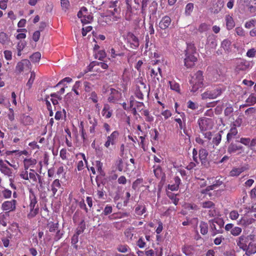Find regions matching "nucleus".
Returning a JSON list of instances; mask_svg holds the SVG:
<instances>
[{"label": "nucleus", "instance_id": "1", "mask_svg": "<svg viewBox=\"0 0 256 256\" xmlns=\"http://www.w3.org/2000/svg\"><path fill=\"white\" fill-rule=\"evenodd\" d=\"M204 80L202 72L201 70H198L193 76H192L190 80V83L192 86L191 92H196L200 88L204 86Z\"/></svg>", "mask_w": 256, "mask_h": 256}, {"label": "nucleus", "instance_id": "2", "mask_svg": "<svg viewBox=\"0 0 256 256\" xmlns=\"http://www.w3.org/2000/svg\"><path fill=\"white\" fill-rule=\"evenodd\" d=\"M184 65L187 68H190L194 64L197 58L194 55L196 53V48L194 44H189L185 50Z\"/></svg>", "mask_w": 256, "mask_h": 256}, {"label": "nucleus", "instance_id": "3", "mask_svg": "<svg viewBox=\"0 0 256 256\" xmlns=\"http://www.w3.org/2000/svg\"><path fill=\"white\" fill-rule=\"evenodd\" d=\"M30 193L29 198L30 202L29 208L30 212L28 215V217L31 218L34 217L38 213L39 208L35 194L32 190H30Z\"/></svg>", "mask_w": 256, "mask_h": 256}, {"label": "nucleus", "instance_id": "4", "mask_svg": "<svg viewBox=\"0 0 256 256\" xmlns=\"http://www.w3.org/2000/svg\"><path fill=\"white\" fill-rule=\"evenodd\" d=\"M222 91L220 88H218L213 90H208L202 94V100L216 98L221 94Z\"/></svg>", "mask_w": 256, "mask_h": 256}, {"label": "nucleus", "instance_id": "5", "mask_svg": "<svg viewBox=\"0 0 256 256\" xmlns=\"http://www.w3.org/2000/svg\"><path fill=\"white\" fill-rule=\"evenodd\" d=\"M31 69V64L28 60L24 59L18 62L16 67V71L18 74L22 72L24 70H30Z\"/></svg>", "mask_w": 256, "mask_h": 256}, {"label": "nucleus", "instance_id": "6", "mask_svg": "<svg viewBox=\"0 0 256 256\" xmlns=\"http://www.w3.org/2000/svg\"><path fill=\"white\" fill-rule=\"evenodd\" d=\"M201 132L206 131L212 128L211 120L206 118H202L198 122Z\"/></svg>", "mask_w": 256, "mask_h": 256}, {"label": "nucleus", "instance_id": "7", "mask_svg": "<svg viewBox=\"0 0 256 256\" xmlns=\"http://www.w3.org/2000/svg\"><path fill=\"white\" fill-rule=\"evenodd\" d=\"M208 152L206 149L201 148L199 150V158L202 164L208 168L209 166V162L207 159Z\"/></svg>", "mask_w": 256, "mask_h": 256}, {"label": "nucleus", "instance_id": "8", "mask_svg": "<svg viewBox=\"0 0 256 256\" xmlns=\"http://www.w3.org/2000/svg\"><path fill=\"white\" fill-rule=\"evenodd\" d=\"M128 42H130L131 48L136 49L139 46V40L138 38L132 33L128 32L127 35Z\"/></svg>", "mask_w": 256, "mask_h": 256}, {"label": "nucleus", "instance_id": "9", "mask_svg": "<svg viewBox=\"0 0 256 256\" xmlns=\"http://www.w3.org/2000/svg\"><path fill=\"white\" fill-rule=\"evenodd\" d=\"M16 201L15 200L4 202L2 204V209L4 210H8V212L14 211L16 210Z\"/></svg>", "mask_w": 256, "mask_h": 256}, {"label": "nucleus", "instance_id": "10", "mask_svg": "<svg viewBox=\"0 0 256 256\" xmlns=\"http://www.w3.org/2000/svg\"><path fill=\"white\" fill-rule=\"evenodd\" d=\"M224 6L223 0H214L212 6L211 8V12L214 14L219 12Z\"/></svg>", "mask_w": 256, "mask_h": 256}, {"label": "nucleus", "instance_id": "11", "mask_svg": "<svg viewBox=\"0 0 256 256\" xmlns=\"http://www.w3.org/2000/svg\"><path fill=\"white\" fill-rule=\"evenodd\" d=\"M240 2L246 6L250 12L256 10V0H240Z\"/></svg>", "mask_w": 256, "mask_h": 256}, {"label": "nucleus", "instance_id": "12", "mask_svg": "<svg viewBox=\"0 0 256 256\" xmlns=\"http://www.w3.org/2000/svg\"><path fill=\"white\" fill-rule=\"evenodd\" d=\"M138 89H140L142 92L148 96L150 92V88H147L145 83L142 80V78H138L136 80V87Z\"/></svg>", "mask_w": 256, "mask_h": 256}, {"label": "nucleus", "instance_id": "13", "mask_svg": "<svg viewBox=\"0 0 256 256\" xmlns=\"http://www.w3.org/2000/svg\"><path fill=\"white\" fill-rule=\"evenodd\" d=\"M118 136V131H114L112 134L107 138V140L104 144V146L106 148H108L110 144L114 145L115 144V140Z\"/></svg>", "mask_w": 256, "mask_h": 256}, {"label": "nucleus", "instance_id": "14", "mask_svg": "<svg viewBox=\"0 0 256 256\" xmlns=\"http://www.w3.org/2000/svg\"><path fill=\"white\" fill-rule=\"evenodd\" d=\"M250 66V62L245 60H240L237 62L236 68L238 70H246Z\"/></svg>", "mask_w": 256, "mask_h": 256}, {"label": "nucleus", "instance_id": "15", "mask_svg": "<svg viewBox=\"0 0 256 256\" xmlns=\"http://www.w3.org/2000/svg\"><path fill=\"white\" fill-rule=\"evenodd\" d=\"M120 94L116 90L111 88V94L108 98V100L110 102L115 103L120 98Z\"/></svg>", "mask_w": 256, "mask_h": 256}, {"label": "nucleus", "instance_id": "16", "mask_svg": "<svg viewBox=\"0 0 256 256\" xmlns=\"http://www.w3.org/2000/svg\"><path fill=\"white\" fill-rule=\"evenodd\" d=\"M171 22V18L168 16L162 18L159 23V27L162 30H165L168 27Z\"/></svg>", "mask_w": 256, "mask_h": 256}, {"label": "nucleus", "instance_id": "17", "mask_svg": "<svg viewBox=\"0 0 256 256\" xmlns=\"http://www.w3.org/2000/svg\"><path fill=\"white\" fill-rule=\"evenodd\" d=\"M247 250H246V254L250 256L252 254L256 253V244L250 242L247 246Z\"/></svg>", "mask_w": 256, "mask_h": 256}, {"label": "nucleus", "instance_id": "18", "mask_svg": "<svg viewBox=\"0 0 256 256\" xmlns=\"http://www.w3.org/2000/svg\"><path fill=\"white\" fill-rule=\"evenodd\" d=\"M61 188V184L58 179L55 180L51 185V190L52 192V195L54 196L58 190Z\"/></svg>", "mask_w": 256, "mask_h": 256}, {"label": "nucleus", "instance_id": "19", "mask_svg": "<svg viewBox=\"0 0 256 256\" xmlns=\"http://www.w3.org/2000/svg\"><path fill=\"white\" fill-rule=\"evenodd\" d=\"M244 167L234 168L230 172V176H238L242 172L245 170Z\"/></svg>", "mask_w": 256, "mask_h": 256}, {"label": "nucleus", "instance_id": "20", "mask_svg": "<svg viewBox=\"0 0 256 256\" xmlns=\"http://www.w3.org/2000/svg\"><path fill=\"white\" fill-rule=\"evenodd\" d=\"M242 146H238L234 143H231L228 148V152L229 154L234 153L238 150L242 149Z\"/></svg>", "mask_w": 256, "mask_h": 256}, {"label": "nucleus", "instance_id": "21", "mask_svg": "<svg viewBox=\"0 0 256 256\" xmlns=\"http://www.w3.org/2000/svg\"><path fill=\"white\" fill-rule=\"evenodd\" d=\"M89 122L92 126L90 127V132L91 134H94L95 132V128L98 124V122L96 118H92L90 116H88Z\"/></svg>", "mask_w": 256, "mask_h": 256}, {"label": "nucleus", "instance_id": "22", "mask_svg": "<svg viewBox=\"0 0 256 256\" xmlns=\"http://www.w3.org/2000/svg\"><path fill=\"white\" fill-rule=\"evenodd\" d=\"M238 134V130L235 127H232L226 136L227 142H230L231 140Z\"/></svg>", "mask_w": 256, "mask_h": 256}, {"label": "nucleus", "instance_id": "23", "mask_svg": "<svg viewBox=\"0 0 256 256\" xmlns=\"http://www.w3.org/2000/svg\"><path fill=\"white\" fill-rule=\"evenodd\" d=\"M226 26L228 30H232L235 26L232 18L230 16H226Z\"/></svg>", "mask_w": 256, "mask_h": 256}, {"label": "nucleus", "instance_id": "24", "mask_svg": "<svg viewBox=\"0 0 256 256\" xmlns=\"http://www.w3.org/2000/svg\"><path fill=\"white\" fill-rule=\"evenodd\" d=\"M231 42L228 40H224L221 43V47L224 49L226 52H229L230 49Z\"/></svg>", "mask_w": 256, "mask_h": 256}, {"label": "nucleus", "instance_id": "25", "mask_svg": "<svg viewBox=\"0 0 256 256\" xmlns=\"http://www.w3.org/2000/svg\"><path fill=\"white\" fill-rule=\"evenodd\" d=\"M58 222H50L48 224L47 227L50 232H54L58 229Z\"/></svg>", "mask_w": 256, "mask_h": 256}, {"label": "nucleus", "instance_id": "26", "mask_svg": "<svg viewBox=\"0 0 256 256\" xmlns=\"http://www.w3.org/2000/svg\"><path fill=\"white\" fill-rule=\"evenodd\" d=\"M41 58V54L39 52H36L31 55L30 58L32 62H38Z\"/></svg>", "mask_w": 256, "mask_h": 256}, {"label": "nucleus", "instance_id": "27", "mask_svg": "<svg viewBox=\"0 0 256 256\" xmlns=\"http://www.w3.org/2000/svg\"><path fill=\"white\" fill-rule=\"evenodd\" d=\"M136 213L139 216H142L146 212V207L142 205H138L135 208Z\"/></svg>", "mask_w": 256, "mask_h": 256}, {"label": "nucleus", "instance_id": "28", "mask_svg": "<svg viewBox=\"0 0 256 256\" xmlns=\"http://www.w3.org/2000/svg\"><path fill=\"white\" fill-rule=\"evenodd\" d=\"M200 232L202 234L204 235L208 233V224L204 222H201L200 224Z\"/></svg>", "mask_w": 256, "mask_h": 256}, {"label": "nucleus", "instance_id": "29", "mask_svg": "<svg viewBox=\"0 0 256 256\" xmlns=\"http://www.w3.org/2000/svg\"><path fill=\"white\" fill-rule=\"evenodd\" d=\"M0 171L5 175L8 176H12V171L10 168H8L6 166H2V168H0Z\"/></svg>", "mask_w": 256, "mask_h": 256}, {"label": "nucleus", "instance_id": "30", "mask_svg": "<svg viewBox=\"0 0 256 256\" xmlns=\"http://www.w3.org/2000/svg\"><path fill=\"white\" fill-rule=\"evenodd\" d=\"M8 38L7 34L4 32H0V43L4 44L8 43Z\"/></svg>", "mask_w": 256, "mask_h": 256}, {"label": "nucleus", "instance_id": "31", "mask_svg": "<svg viewBox=\"0 0 256 256\" xmlns=\"http://www.w3.org/2000/svg\"><path fill=\"white\" fill-rule=\"evenodd\" d=\"M36 77V74L34 72H32L30 73V78L28 80V82L26 83V86L28 87V88L30 89L31 88L34 82V80L35 79Z\"/></svg>", "mask_w": 256, "mask_h": 256}, {"label": "nucleus", "instance_id": "32", "mask_svg": "<svg viewBox=\"0 0 256 256\" xmlns=\"http://www.w3.org/2000/svg\"><path fill=\"white\" fill-rule=\"evenodd\" d=\"M220 132L216 134L212 139V142L216 146H218L221 142L222 135L220 134V132Z\"/></svg>", "mask_w": 256, "mask_h": 256}, {"label": "nucleus", "instance_id": "33", "mask_svg": "<svg viewBox=\"0 0 256 256\" xmlns=\"http://www.w3.org/2000/svg\"><path fill=\"white\" fill-rule=\"evenodd\" d=\"M246 102L248 105H254L256 103V96L254 94H250L246 100Z\"/></svg>", "mask_w": 256, "mask_h": 256}, {"label": "nucleus", "instance_id": "34", "mask_svg": "<svg viewBox=\"0 0 256 256\" xmlns=\"http://www.w3.org/2000/svg\"><path fill=\"white\" fill-rule=\"evenodd\" d=\"M194 9V4L188 3L186 4L185 8V14L186 16H190Z\"/></svg>", "mask_w": 256, "mask_h": 256}, {"label": "nucleus", "instance_id": "35", "mask_svg": "<svg viewBox=\"0 0 256 256\" xmlns=\"http://www.w3.org/2000/svg\"><path fill=\"white\" fill-rule=\"evenodd\" d=\"M214 203L211 201H206L202 203V206L206 208H215Z\"/></svg>", "mask_w": 256, "mask_h": 256}, {"label": "nucleus", "instance_id": "36", "mask_svg": "<svg viewBox=\"0 0 256 256\" xmlns=\"http://www.w3.org/2000/svg\"><path fill=\"white\" fill-rule=\"evenodd\" d=\"M209 29V26L206 23L201 24L198 28V31L202 33L207 31Z\"/></svg>", "mask_w": 256, "mask_h": 256}, {"label": "nucleus", "instance_id": "37", "mask_svg": "<svg viewBox=\"0 0 256 256\" xmlns=\"http://www.w3.org/2000/svg\"><path fill=\"white\" fill-rule=\"evenodd\" d=\"M210 222H215L218 226V229L222 232V228L224 226V222L221 218H214L210 220Z\"/></svg>", "mask_w": 256, "mask_h": 256}, {"label": "nucleus", "instance_id": "38", "mask_svg": "<svg viewBox=\"0 0 256 256\" xmlns=\"http://www.w3.org/2000/svg\"><path fill=\"white\" fill-rule=\"evenodd\" d=\"M242 232V228L239 227H234L230 231V233L234 236H238Z\"/></svg>", "mask_w": 256, "mask_h": 256}, {"label": "nucleus", "instance_id": "39", "mask_svg": "<svg viewBox=\"0 0 256 256\" xmlns=\"http://www.w3.org/2000/svg\"><path fill=\"white\" fill-rule=\"evenodd\" d=\"M106 56V54L104 50H101L96 54V58L99 60H102Z\"/></svg>", "mask_w": 256, "mask_h": 256}, {"label": "nucleus", "instance_id": "40", "mask_svg": "<svg viewBox=\"0 0 256 256\" xmlns=\"http://www.w3.org/2000/svg\"><path fill=\"white\" fill-rule=\"evenodd\" d=\"M56 232V234L54 237V240L56 241H58L62 238L64 234V232L63 230H60L58 229Z\"/></svg>", "mask_w": 256, "mask_h": 256}, {"label": "nucleus", "instance_id": "41", "mask_svg": "<svg viewBox=\"0 0 256 256\" xmlns=\"http://www.w3.org/2000/svg\"><path fill=\"white\" fill-rule=\"evenodd\" d=\"M238 142H240L244 144L246 146L250 147V144L251 140L250 138H242Z\"/></svg>", "mask_w": 256, "mask_h": 256}, {"label": "nucleus", "instance_id": "42", "mask_svg": "<svg viewBox=\"0 0 256 256\" xmlns=\"http://www.w3.org/2000/svg\"><path fill=\"white\" fill-rule=\"evenodd\" d=\"M144 94H146L144 92H142V91L140 90V89L136 88L135 95L137 98L140 100H143Z\"/></svg>", "mask_w": 256, "mask_h": 256}, {"label": "nucleus", "instance_id": "43", "mask_svg": "<svg viewBox=\"0 0 256 256\" xmlns=\"http://www.w3.org/2000/svg\"><path fill=\"white\" fill-rule=\"evenodd\" d=\"M170 86L172 90H176V92L180 91V86L176 82H170Z\"/></svg>", "mask_w": 256, "mask_h": 256}, {"label": "nucleus", "instance_id": "44", "mask_svg": "<svg viewBox=\"0 0 256 256\" xmlns=\"http://www.w3.org/2000/svg\"><path fill=\"white\" fill-rule=\"evenodd\" d=\"M78 240V236L77 235L74 234V236L72 238L71 243L72 245H74V247L77 249L78 246L76 245V243Z\"/></svg>", "mask_w": 256, "mask_h": 256}, {"label": "nucleus", "instance_id": "45", "mask_svg": "<svg viewBox=\"0 0 256 256\" xmlns=\"http://www.w3.org/2000/svg\"><path fill=\"white\" fill-rule=\"evenodd\" d=\"M61 6L63 10L65 11L68 10L70 6V2L68 0H60Z\"/></svg>", "mask_w": 256, "mask_h": 256}, {"label": "nucleus", "instance_id": "46", "mask_svg": "<svg viewBox=\"0 0 256 256\" xmlns=\"http://www.w3.org/2000/svg\"><path fill=\"white\" fill-rule=\"evenodd\" d=\"M112 206L109 205H107L104 209V210L102 212V214L104 216H107L112 212Z\"/></svg>", "mask_w": 256, "mask_h": 256}, {"label": "nucleus", "instance_id": "47", "mask_svg": "<svg viewBox=\"0 0 256 256\" xmlns=\"http://www.w3.org/2000/svg\"><path fill=\"white\" fill-rule=\"evenodd\" d=\"M182 251L186 256H190L192 254L191 248L190 246H184L182 248Z\"/></svg>", "mask_w": 256, "mask_h": 256}, {"label": "nucleus", "instance_id": "48", "mask_svg": "<svg viewBox=\"0 0 256 256\" xmlns=\"http://www.w3.org/2000/svg\"><path fill=\"white\" fill-rule=\"evenodd\" d=\"M209 222L210 224V228H211L212 229V230H214L216 231V232H214V235H215L217 233H221L222 232H220V230L218 229L215 224L216 222H210V220H209Z\"/></svg>", "mask_w": 256, "mask_h": 256}, {"label": "nucleus", "instance_id": "49", "mask_svg": "<svg viewBox=\"0 0 256 256\" xmlns=\"http://www.w3.org/2000/svg\"><path fill=\"white\" fill-rule=\"evenodd\" d=\"M80 81H76L72 87V90L74 92L76 95H79L78 89L80 88Z\"/></svg>", "mask_w": 256, "mask_h": 256}, {"label": "nucleus", "instance_id": "50", "mask_svg": "<svg viewBox=\"0 0 256 256\" xmlns=\"http://www.w3.org/2000/svg\"><path fill=\"white\" fill-rule=\"evenodd\" d=\"M234 112V109L232 106L230 105L227 106L224 110V114L226 116H228Z\"/></svg>", "mask_w": 256, "mask_h": 256}, {"label": "nucleus", "instance_id": "51", "mask_svg": "<svg viewBox=\"0 0 256 256\" xmlns=\"http://www.w3.org/2000/svg\"><path fill=\"white\" fill-rule=\"evenodd\" d=\"M2 196L5 198H8L11 197L12 191L8 190L5 189L2 192Z\"/></svg>", "mask_w": 256, "mask_h": 256}, {"label": "nucleus", "instance_id": "52", "mask_svg": "<svg viewBox=\"0 0 256 256\" xmlns=\"http://www.w3.org/2000/svg\"><path fill=\"white\" fill-rule=\"evenodd\" d=\"M4 56L5 58L8 60H12V52L10 50H6L4 52Z\"/></svg>", "mask_w": 256, "mask_h": 256}, {"label": "nucleus", "instance_id": "53", "mask_svg": "<svg viewBox=\"0 0 256 256\" xmlns=\"http://www.w3.org/2000/svg\"><path fill=\"white\" fill-rule=\"evenodd\" d=\"M239 216V214L236 210H232L230 212V217L232 220H236Z\"/></svg>", "mask_w": 256, "mask_h": 256}, {"label": "nucleus", "instance_id": "54", "mask_svg": "<svg viewBox=\"0 0 256 256\" xmlns=\"http://www.w3.org/2000/svg\"><path fill=\"white\" fill-rule=\"evenodd\" d=\"M142 180L141 178L136 179L132 184V188L134 190H136L138 186L142 184Z\"/></svg>", "mask_w": 256, "mask_h": 256}, {"label": "nucleus", "instance_id": "55", "mask_svg": "<svg viewBox=\"0 0 256 256\" xmlns=\"http://www.w3.org/2000/svg\"><path fill=\"white\" fill-rule=\"evenodd\" d=\"M26 46V42L24 41H20L18 42L16 46L17 50H22Z\"/></svg>", "mask_w": 256, "mask_h": 256}, {"label": "nucleus", "instance_id": "56", "mask_svg": "<svg viewBox=\"0 0 256 256\" xmlns=\"http://www.w3.org/2000/svg\"><path fill=\"white\" fill-rule=\"evenodd\" d=\"M92 30V26H88L82 28V35L85 36L88 32H90Z\"/></svg>", "mask_w": 256, "mask_h": 256}, {"label": "nucleus", "instance_id": "57", "mask_svg": "<svg viewBox=\"0 0 256 256\" xmlns=\"http://www.w3.org/2000/svg\"><path fill=\"white\" fill-rule=\"evenodd\" d=\"M242 122V120L241 118H238L234 122H233L232 127L236 128V126H240Z\"/></svg>", "mask_w": 256, "mask_h": 256}, {"label": "nucleus", "instance_id": "58", "mask_svg": "<svg viewBox=\"0 0 256 256\" xmlns=\"http://www.w3.org/2000/svg\"><path fill=\"white\" fill-rule=\"evenodd\" d=\"M150 76H154V78H156L158 82H160V76H159V74H158L157 72L154 71V69L151 70Z\"/></svg>", "mask_w": 256, "mask_h": 256}, {"label": "nucleus", "instance_id": "59", "mask_svg": "<svg viewBox=\"0 0 256 256\" xmlns=\"http://www.w3.org/2000/svg\"><path fill=\"white\" fill-rule=\"evenodd\" d=\"M246 241L244 242H237V245L240 247V248L242 249L243 250L245 251L247 250V245L245 243Z\"/></svg>", "mask_w": 256, "mask_h": 256}, {"label": "nucleus", "instance_id": "60", "mask_svg": "<svg viewBox=\"0 0 256 256\" xmlns=\"http://www.w3.org/2000/svg\"><path fill=\"white\" fill-rule=\"evenodd\" d=\"M72 81V79L69 77H66L61 80L56 86L55 87H57L59 86L61 84H64V82H70Z\"/></svg>", "mask_w": 256, "mask_h": 256}, {"label": "nucleus", "instance_id": "61", "mask_svg": "<svg viewBox=\"0 0 256 256\" xmlns=\"http://www.w3.org/2000/svg\"><path fill=\"white\" fill-rule=\"evenodd\" d=\"M86 14V16L81 20V21L82 23L86 24L90 22V21L92 20V17L90 14Z\"/></svg>", "mask_w": 256, "mask_h": 256}, {"label": "nucleus", "instance_id": "62", "mask_svg": "<svg viewBox=\"0 0 256 256\" xmlns=\"http://www.w3.org/2000/svg\"><path fill=\"white\" fill-rule=\"evenodd\" d=\"M256 50L254 48L249 50L246 52V56L250 58H254L256 54Z\"/></svg>", "mask_w": 256, "mask_h": 256}, {"label": "nucleus", "instance_id": "63", "mask_svg": "<svg viewBox=\"0 0 256 256\" xmlns=\"http://www.w3.org/2000/svg\"><path fill=\"white\" fill-rule=\"evenodd\" d=\"M188 107L192 110H196L198 108L196 104L191 100L188 102Z\"/></svg>", "mask_w": 256, "mask_h": 256}, {"label": "nucleus", "instance_id": "64", "mask_svg": "<svg viewBox=\"0 0 256 256\" xmlns=\"http://www.w3.org/2000/svg\"><path fill=\"white\" fill-rule=\"evenodd\" d=\"M40 36V32L39 30L36 31L32 36V39L33 40L36 42L38 40Z\"/></svg>", "mask_w": 256, "mask_h": 256}]
</instances>
